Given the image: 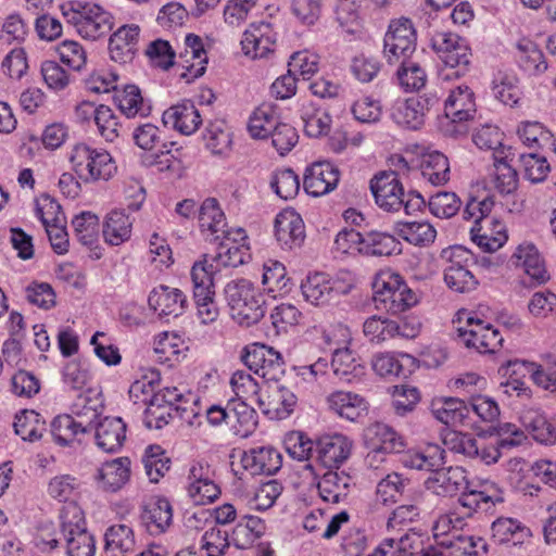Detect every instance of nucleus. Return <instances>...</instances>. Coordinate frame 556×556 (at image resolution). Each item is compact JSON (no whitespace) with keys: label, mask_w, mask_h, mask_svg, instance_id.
Instances as JSON below:
<instances>
[{"label":"nucleus","mask_w":556,"mask_h":556,"mask_svg":"<svg viewBox=\"0 0 556 556\" xmlns=\"http://www.w3.org/2000/svg\"><path fill=\"white\" fill-rule=\"evenodd\" d=\"M400 460L406 468L433 471L426 484L437 495L453 496L468 484L463 468H442L445 464V451L438 445H429L424 452L408 451Z\"/></svg>","instance_id":"1"},{"label":"nucleus","mask_w":556,"mask_h":556,"mask_svg":"<svg viewBox=\"0 0 556 556\" xmlns=\"http://www.w3.org/2000/svg\"><path fill=\"white\" fill-rule=\"evenodd\" d=\"M370 190L376 204L386 212H399L407 215L419 212L426 204L417 191L405 192L395 172H381L370 180Z\"/></svg>","instance_id":"2"},{"label":"nucleus","mask_w":556,"mask_h":556,"mask_svg":"<svg viewBox=\"0 0 556 556\" xmlns=\"http://www.w3.org/2000/svg\"><path fill=\"white\" fill-rule=\"evenodd\" d=\"M224 294L232 319L240 326L250 327L264 317V300L252 281L231 280L226 283Z\"/></svg>","instance_id":"3"},{"label":"nucleus","mask_w":556,"mask_h":556,"mask_svg":"<svg viewBox=\"0 0 556 556\" xmlns=\"http://www.w3.org/2000/svg\"><path fill=\"white\" fill-rule=\"evenodd\" d=\"M68 160L73 172L86 184L106 181L116 172L115 162L106 150L86 143L75 144Z\"/></svg>","instance_id":"4"},{"label":"nucleus","mask_w":556,"mask_h":556,"mask_svg":"<svg viewBox=\"0 0 556 556\" xmlns=\"http://www.w3.org/2000/svg\"><path fill=\"white\" fill-rule=\"evenodd\" d=\"M372 290L376 307L392 314L404 312L417 302L415 293L402 277L391 270L376 275Z\"/></svg>","instance_id":"5"},{"label":"nucleus","mask_w":556,"mask_h":556,"mask_svg":"<svg viewBox=\"0 0 556 556\" xmlns=\"http://www.w3.org/2000/svg\"><path fill=\"white\" fill-rule=\"evenodd\" d=\"M190 277L198 317L202 324L214 323L219 316V309L215 302L213 265L208 264L206 254L192 265Z\"/></svg>","instance_id":"6"},{"label":"nucleus","mask_w":556,"mask_h":556,"mask_svg":"<svg viewBox=\"0 0 556 556\" xmlns=\"http://www.w3.org/2000/svg\"><path fill=\"white\" fill-rule=\"evenodd\" d=\"M60 518L67 556H94V540L86 530L81 509L70 503L63 507Z\"/></svg>","instance_id":"7"},{"label":"nucleus","mask_w":556,"mask_h":556,"mask_svg":"<svg viewBox=\"0 0 556 556\" xmlns=\"http://www.w3.org/2000/svg\"><path fill=\"white\" fill-rule=\"evenodd\" d=\"M79 402L72 406V415L56 416L51 422V433L61 446H68L78 440L79 434L90 432L92 421L99 418L96 408L86 405L87 399L79 396Z\"/></svg>","instance_id":"8"},{"label":"nucleus","mask_w":556,"mask_h":556,"mask_svg":"<svg viewBox=\"0 0 556 556\" xmlns=\"http://www.w3.org/2000/svg\"><path fill=\"white\" fill-rule=\"evenodd\" d=\"M416 50V31L410 20L391 21L383 39V55L389 64L409 59Z\"/></svg>","instance_id":"9"},{"label":"nucleus","mask_w":556,"mask_h":556,"mask_svg":"<svg viewBox=\"0 0 556 556\" xmlns=\"http://www.w3.org/2000/svg\"><path fill=\"white\" fill-rule=\"evenodd\" d=\"M241 359L250 370L267 382H278L285 374V363L280 353L263 343L245 346Z\"/></svg>","instance_id":"10"},{"label":"nucleus","mask_w":556,"mask_h":556,"mask_svg":"<svg viewBox=\"0 0 556 556\" xmlns=\"http://www.w3.org/2000/svg\"><path fill=\"white\" fill-rule=\"evenodd\" d=\"M444 112L450 119L445 131L450 136L457 137L467 132L464 122L473 117L476 113L475 96L468 86H458L453 89L445 100Z\"/></svg>","instance_id":"11"},{"label":"nucleus","mask_w":556,"mask_h":556,"mask_svg":"<svg viewBox=\"0 0 556 556\" xmlns=\"http://www.w3.org/2000/svg\"><path fill=\"white\" fill-rule=\"evenodd\" d=\"M431 47L450 67L458 68L456 74L468 71L471 52L465 39L450 31H435L431 37Z\"/></svg>","instance_id":"12"},{"label":"nucleus","mask_w":556,"mask_h":556,"mask_svg":"<svg viewBox=\"0 0 556 556\" xmlns=\"http://www.w3.org/2000/svg\"><path fill=\"white\" fill-rule=\"evenodd\" d=\"M457 336L467 348L479 353H494L503 343L500 331L479 318L468 317L466 327L457 328Z\"/></svg>","instance_id":"13"},{"label":"nucleus","mask_w":556,"mask_h":556,"mask_svg":"<svg viewBox=\"0 0 556 556\" xmlns=\"http://www.w3.org/2000/svg\"><path fill=\"white\" fill-rule=\"evenodd\" d=\"M438 102L434 96L424 94L397 100L391 109V118L399 126L417 130L425 123V116Z\"/></svg>","instance_id":"14"},{"label":"nucleus","mask_w":556,"mask_h":556,"mask_svg":"<svg viewBox=\"0 0 556 556\" xmlns=\"http://www.w3.org/2000/svg\"><path fill=\"white\" fill-rule=\"evenodd\" d=\"M460 492L457 511L464 520L472 517L475 513L488 511L496 504L504 502L502 490L494 483H486L481 490L469 489L466 485Z\"/></svg>","instance_id":"15"},{"label":"nucleus","mask_w":556,"mask_h":556,"mask_svg":"<svg viewBox=\"0 0 556 556\" xmlns=\"http://www.w3.org/2000/svg\"><path fill=\"white\" fill-rule=\"evenodd\" d=\"M353 442L341 433L324 435L315 443L316 459L326 468H339L348 460Z\"/></svg>","instance_id":"16"},{"label":"nucleus","mask_w":556,"mask_h":556,"mask_svg":"<svg viewBox=\"0 0 556 556\" xmlns=\"http://www.w3.org/2000/svg\"><path fill=\"white\" fill-rule=\"evenodd\" d=\"M275 237L283 249H295L305 239V226L302 217L291 208L281 211L275 218Z\"/></svg>","instance_id":"17"},{"label":"nucleus","mask_w":556,"mask_h":556,"mask_svg":"<svg viewBox=\"0 0 556 556\" xmlns=\"http://www.w3.org/2000/svg\"><path fill=\"white\" fill-rule=\"evenodd\" d=\"M434 545H425L422 534L409 530L403 535L384 539L377 547L379 556H426Z\"/></svg>","instance_id":"18"},{"label":"nucleus","mask_w":556,"mask_h":556,"mask_svg":"<svg viewBox=\"0 0 556 556\" xmlns=\"http://www.w3.org/2000/svg\"><path fill=\"white\" fill-rule=\"evenodd\" d=\"M301 290L305 300L316 306L325 305L337 295L346 293L338 280L330 279L324 273L308 275L302 282Z\"/></svg>","instance_id":"19"},{"label":"nucleus","mask_w":556,"mask_h":556,"mask_svg":"<svg viewBox=\"0 0 556 556\" xmlns=\"http://www.w3.org/2000/svg\"><path fill=\"white\" fill-rule=\"evenodd\" d=\"M276 37L270 24L260 22L253 23L243 33L241 40L242 51L252 59L266 58L274 51Z\"/></svg>","instance_id":"20"},{"label":"nucleus","mask_w":556,"mask_h":556,"mask_svg":"<svg viewBox=\"0 0 556 556\" xmlns=\"http://www.w3.org/2000/svg\"><path fill=\"white\" fill-rule=\"evenodd\" d=\"M298 397L289 388L273 382L267 387L266 399L257 397V404L270 418L283 419L294 409Z\"/></svg>","instance_id":"21"},{"label":"nucleus","mask_w":556,"mask_h":556,"mask_svg":"<svg viewBox=\"0 0 556 556\" xmlns=\"http://www.w3.org/2000/svg\"><path fill=\"white\" fill-rule=\"evenodd\" d=\"M339 182V169L329 162H317L306 169L304 189L313 197L332 191Z\"/></svg>","instance_id":"22"},{"label":"nucleus","mask_w":556,"mask_h":556,"mask_svg":"<svg viewBox=\"0 0 556 556\" xmlns=\"http://www.w3.org/2000/svg\"><path fill=\"white\" fill-rule=\"evenodd\" d=\"M331 367L334 376L345 383H358L366 376L363 361L349 348L334 349Z\"/></svg>","instance_id":"23"},{"label":"nucleus","mask_w":556,"mask_h":556,"mask_svg":"<svg viewBox=\"0 0 556 556\" xmlns=\"http://www.w3.org/2000/svg\"><path fill=\"white\" fill-rule=\"evenodd\" d=\"M96 443L108 453L117 452L126 439V425L119 417H104L92 421Z\"/></svg>","instance_id":"24"},{"label":"nucleus","mask_w":556,"mask_h":556,"mask_svg":"<svg viewBox=\"0 0 556 556\" xmlns=\"http://www.w3.org/2000/svg\"><path fill=\"white\" fill-rule=\"evenodd\" d=\"M140 28L137 25H123L110 38L109 51L114 62L126 64L132 61L137 51Z\"/></svg>","instance_id":"25"},{"label":"nucleus","mask_w":556,"mask_h":556,"mask_svg":"<svg viewBox=\"0 0 556 556\" xmlns=\"http://www.w3.org/2000/svg\"><path fill=\"white\" fill-rule=\"evenodd\" d=\"M511 374H529L539 388L549 392L556 399V364L542 365L534 362L515 359L508 363Z\"/></svg>","instance_id":"26"},{"label":"nucleus","mask_w":556,"mask_h":556,"mask_svg":"<svg viewBox=\"0 0 556 556\" xmlns=\"http://www.w3.org/2000/svg\"><path fill=\"white\" fill-rule=\"evenodd\" d=\"M140 518L150 534H162L172 525V505L169 501L164 497L152 498L143 506Z\"/></svg>","instance_id":"27"},{"label":"nucleus","mask_w":556,"mask_h":556,"mask_svg":"<svg viewBox=\"0 0 556 556\" xmlns=\"http://www.w3.org/2000/svg\"><path fill=\"white\" fill-rule=\"evenodd\" d=\"M243 468L251 475H274L282 464L281 454L270 446L251 448L242 456Z\"/></svg>","instance_id":"28"},{"label":"nucleus","mask_w":556,"mask_h":556,"mask_svg":"<svg viewBox=\"0 0 556 556\" xmlns=\"http://www.w3.org/2000/svg\"><path fill=\"white\" fill-rule=\"evenodd\" d=\"M165 126L182 135L193 134L202 123L200 113L191 101H184L167 109L162 116Z\"/></svg>","instance_id":"29"},{"label":"nucleus","mask_w":556,"mask_h":556,"mask_svg":"<svg viewBox=\"0 0 556 556\" xmlns=\"http://www.w3.org/2000/svg\"><path fill=\"white\" fill-rule=\"evenodd\" d=\"M149 305L160 316H180L187 306L186 294L176 288L160 286L149 295Z\"/></svg>","instance_id":"30"},{"label":"nucleus","mask_w":556,"mask_h":556,"mask_svg":"<svg viewBox=\"0 0 556 556\" xmlns=\"http://www.w3.org/2000/svg\"><path fill=\"white\" fill-rule=\"evenodd\" d=\"M189 480L188 494L197 505L212 503L220 494L218 485L208 476V468L200 464L190 469Z\"/></svg>","instance_id":"31"},{"label":"nucleus","mask_w":556,"mask_h":556,"mask_svg":"<svg viewBox=\"0 0 556 556\" xmlns=\"http://www.w3.org/2000/svg\"><path fill=\"white\" fill-rule=\"evenodd\" d=\"M514 257L517 260L516 264L522 266L527 277L531 280V286H540L549 280L544 261L533 244H520L514 253Z\"/></svg>","instance_id":"32"},{"label":"nucleus","mask_w":556,"mask_h":556,"mask_svg":"<svg viewBox=\"0 0 556 556\" xmlns=\"http://www.w3.org/2000/svg\"><path fill=\"white\" fill-rule=\"evenodd\" d=\"M198 219L201 232L206 238L211 237L212 241H219L220 232H225L227 222L216 199L207 198L202 202Z\"/></svg>","instance_id":"33"},{"label":"nucleus","mask_w":556,"mask_h":556,"mask_svg":"<svg viewBox=\"0 0 556 556\" xmlns=\"http://www.w3.org/2000/svg\"><path fill=\"white\" fill-rule=\"evenodd\" d=\"M484 547L481 538L457 534L431 547L426 556H479V548Z\"/></svg>","instance_id":"34"},{"label":"nucleus","mask_w":556,"mask_h":556,"mask_svg":"<svg viewBox=\"0 0 556 556\" xmlns=\"http://www.w3.org/2000/svg\"><path fill=\"white\" fill-rule=\"evenodd\" d=\"M132 140L135 144L148 152H155L154 155H167L172 153L175 142L163 141V131L152 123H142L132 130Z\"/></svg>","instance_id":"35"},{"label":"nucleus","mask_w":556,"mask_h":556,"mask_svg":"<svg viewBox=\"0 0 556 556\" xmlns=\"http://www.w3.org/2000/svg\"><path fill=\"white\" fill-rule=\"evenodd\" d=\"M83 9L84 21L81 37L96 40L108 35L113 27L112 15L97 4L85 3L78 5Z\"/></svg>","instance_id":"36"},{"label":"nucleus","mask_w":556,"mask_h":556,"mask_svg":"<svg viewBox=\"0 0 556 556\" xmlns=\"http://www.w3.org/2000/svg\"><path fill=\"white\" fill-rule=\"evenodd\" d=\"M471 240L483 252H495L507 241L505 225L498 219L485 220V224L473 226L470 230Z\"/></svg>","instance_id":"37"},{"label":"nucleus","mask_w":556,"mask_h":556,"mask_svg":"<svg viewBox=\"0 0 556 556\" xmlns=\"http://www.w3.org/2000/svg\"><path fill=\"white\" fill-rule=\"evenodd\" d=\"M114 101L127 118L147 117L152 111L150 101L142 97L136 85H126L123 89L116 90Z\"/></svg>","instance_id":"38"},{"label":"nucleus","mask_w":556,"mask_h":556,"mask_svg":"<svg viewBox=\"0 0 556 556\" xmlns=\"http://www.w3.org/2000/svg\"><path fill=\"white\" fill-rule=\"evenodd\" d=\"M327 403L331 410L351 421L357 420L368 410L366 400L352 392L336 391L328 396Z\"/></svg>","instance_id":"39"},{"label":"nucleus","mask_w":556,"mask_h":556,"mask_svg":"<svg viewBox=\"0 0 556 556\" xmlns=\"http://www.w3.org/2000/svg\"><path fill=\"white\" fill-rule=\"evenodd\" d=\"M303 130L308 137L327 135L331 126V116L311 100H303L299 109Z\"/></svg>","instance_id":"40"},{"label":"nucleus","mask_w":556,"mask_h":556,"mask_svg":"<svg viewBox=\"0 0 556 556\" xmlns=\"http://www.w3.org/2000/svg\"><path fill=\"white\" fill-rule=\"evenodd\" d=\"M352 478L344 471L328 470L317 484L320 497L332 504L344 501L350 492Z\"/></svg>","instance_id":"41"},{"label":"nucleus","mask_w":556,"mask_h":556,"mask_svg":"<svg viewBox=\"0 0 556 556\" xmlns=\"http://www.w3.org/2000/svg\"><path fill=\"white\" fill-rule=\"evenodd\" d=\"M493 538L501 544L522 545L529 542L530 528L514 518H498L492 523Z\"/></svg>","instance_id":"42"},{"label":"nucleus","mask_w":556,"mask_h":556,"mask_svg":"<svg viewBox=\"0 0 556 556\" xmlns=\"http://www.w3.org/2000/svg\"><path fill=\"white\" fill-rule=\"evenodd\" d=\"M366 438L376 452L400 453L404 447L403 438L393 428L382 422L368 427Z\"/></svg>","instance_id":"43"},{"label":"nucleus","mask_w":556,"mask_h":556,"mask_svg":"<svg viewBox=\"0 0 556 556\" xmlns=\"http://www.w3.org/2000/svg\"><path fill=\"white\" fill-rule=\"evenodd\" d=\"M433 416L444 425H465L469 418L470 408L464 400L446 397L432 403Z\"/></svg>","instance_id":"44"},{"label":"nucleus","mask_w":556,"mask_h":556,"mask_svg":"<svg viewBox=\"0 0 556 556\" xmlns=\"http://www.w3.org/2000/svg\"><path fill=\"white\" fill-rule=\"evenodd\" d=\"M264 532L265 523L260 517L244 515L233 528L230 542L238 549H245L251 547Z\"/></svg>","instance_id":"45"},{"label":"nucleus","mask_w":556,"mask_h":556,"mask_svg":"<svg viewBox=\"0 0 556 556\" xmlns=\"http://www.w3.org/2000/svg\"><path fill=\"white\" fill-rule=\"evenodd\" d=\"M406 326H401L397 321L381 316H371L367 318L363 326L364 334L372 342H383L396 336L409 337L405 331Z\"/></svg>","instance_id":"46"},{"label":"nucleus","mask_w":556,"mask_h":556,"mask_svg":"<svg viewBox=\"0 0 556 556\" xmlns=\"http://www.w3.org/2000/svg\"><path fill=\"white\" fill-rule=\"evenodd\" d=\"M130 460L127 457H119L104 463L98 470V479L102 482L104 489L117 491L129 479Z\"/></svg>","instance_id":"47"},{"label":"nucleus","mask_w":556,"mask_h":556,"mask_svg":"<svg viewBox=\"0 0 556 556\" xmlns=\"http://www.w3.org/2000/svg\"><path fill=\"white\" fill-rule=\"evenodd\" d=\"M105 551L109 556H126L134 552L136 541L132 529L127 525L111 526L105 532Z\"/></svg>","instance_id":"48"},{"label":"nucleus","mask_w":556,"mask_h":556,"mask_svg":"<svg viewBox=\"0 0 556 556\" xmlns=\"http://www.w3.org/2000/svg\"><path fill=\"white\" fill-rule=\"evenodd\" d=\"M395 232L403 240L417 247H428L437 237L435 228L428 222H397Z\"/></svg>","instance_id":"49"},{"label":"nucleus","mask_w":556,"mask_h":556,"mask_svg":"<svg viewBox=\"0 0 556 556\" xmlns=\"http://www.w3.org/2000/svg\"><path fill=\"white\" fill-rule=\"evenodd\" d=\"M229 416L231 429L241 438L249 437L257 427V414L255 409L244 401L230 403Z\"/></svg>","instance_id":"50"},{"label":"nucleus","mask_w":556,"mask_h":556,"mask_svg":"<svg viewBox=\"0 0 556 556\" xmlns=\"http://www.w3.org/2000/svg\"><path fill=\"white\" fill-rule=\"evenodd\" d=\"M262 283L274 298L290 291V278L285 265L275 260H268L263 265Z\"/></svg>","instance_id":"51"},{"label":"nucleus","mask_w":556,"mask_h":556,"mask_svg":"<svg viewBox=\"0 0 556 556\" xmlns=\"http://www.w3.org/2000/svg\"><path fill=\"white\" fill-rule=\"evenodd\" d=\"M420 172L422 177L433 186L444 185L450 179L448 160L439 151L428 153L422 157Z\"/></svg>","instance_id":"52"},{"label":"nucleus","mask_w":556,"mask_h":556,"mask_svg":"<svg viewBox=\"0 0 556 556\" xmlns=\"http://www.w3.org/2000/svg\"><path fill=\"white\" fill-rule=\"evenodd\" d=\"M132 222L122 211H112L103 225V237L111 245H119L131 236Z\"/></svg>","instance_id":"53"},{"label":"nucleus","mask_w":556,"mask_h":556,"mask_svg":"<svg viewBox=\"0 0 556 556\" xmlns=\"http://www.w3.org/2000/svg\"><path fill=\"white\" fill-rule=\"evenodd\" d=\"M400 242L390 233L368 231L364 236L361 253L374 256H389L401 252Z\"/></svg>","instance_id":"54"},{"label":"nucleus","mask_w":556,"mask_h":556,"mask_svg":"<svg viewBox=\"0 0 556 556\" xmlns=\"http://www.w3.org/2000/svg\"><path fill=\"white\" fill-rule=\"evenodd\" d=\"M250 258L249 245H231L227 241H220L218 251L212 258L214 274L222 268L238 267Z\"/></svg>","instance_id":"55"},{"label":"nucleus","mask_w":556,"mask_h":556,"mask_svg":"<svg viewBox=\"0 0 556 556\" xmlns=\"http://www.w3.org/2000/svg\"><path fill=\"white\" fill-rule=\"evenodd\" d=\"M279 123L275 109L269 104H263L254 110L248 128L253 138L265 139L270 136Z\"/></svg>","instance_id":"56"},{"label":"nucleus","mask_w":556,"mask_h":556,"mask_svg":"<svg viewBox=\"0 0 556 556\" xmlns=\"http://www.w3.org/2000/svg\"><path fill=\"white\" fill-rule=\"evenodd\" d=\"M14 430L24 441L35 442L46 431V421L35 410H23L15 416Z\"/></svg>","instance_id":"57"},{"label":"nucleus","mask_w":556,"mask_h":556,"mask_svg":"<svg viewBox=\"0 0 556 556\" xmlns=\"http://www.w3.org/2000/svg\"><path fill=\"white\" fill-rule=\"evenodd\" d=\"M517 59L522 70L531 75L547 70L543 52L531 40L522 39L517 43Z\"/></svg>","instance_id":"58"},{"label":"nucleus","mask_w":556,"mask_h":556,"mask_svg":"<svg viewBox=\"0 0 556 556\" xmlns=\"http://www.w3.org/2000/svg\"><path fill=\"white\" fill-rule=\"evenodd\" d=\"M206 148L215 155H224L231 149V134L223 121L207 125L203 134Z\"/></svg>","instance_id":"59"},{"label":"nucleus","mask_w":556,"mask_h":556,"mask_svg":"<svg viewBox=\"0 0 556 556\" xmlns=\"http://www.w3.org/2000/svg\"><path fill=\"white\" fill-rule=\"evenodd\" d=\"M146 475L151 482H159L168 471L170 460L159 445H150L142 456Z\"/></svg>","instance_id":"60"},{"label":"nucleus","mask_w":556,"mask_h":556,"mask_svg":"<svg viewBox=\"0 0 556 556\" xmlns=\"http://www.w3.org/2000/svg\"><path fill=\"white\" fill-rule=\"evenodd\" d=\"M161 380L160 371L149 369L139 379L135 380L128 391L129 399L134 404L147 406L153 391L156 389Z\"/></svg>","instance_id":"61"},{"label":"nucleus","mask_w":556,"mask_h":556,"mask_svg":"<svg viewBox=\"0 0 556 556\" xmlns=\"http://www.w3.org/2000/svg\"><path fill=\"white\" fill-rule=\"evenodd\" d=\"M397 64V79L406 91H417L425 87L427 74L418 63L406 59L399 61Z\"/></svg>","instance_id":"62"},{"label":"nucleus","mask_w":556,"mask_h":556,"mask_svg":"<svg viewBox=\"0 0 556 556\" xmlns=\"http://www.w3.org/2000/svg\"><path fill=\"white\" fill-rule=\"evenodd\" d=\"M409 480L397 472H391L381 479L376 489L377 500L383 504L395 503L405 491Z\"/></svg>","instance_id":"63"},{"label":"nucleus","mask_w":556,"mask_h":556,"mask_svg":"<svg viewBox=\"0 0 556 556\" xmlns=\"http://www.w3.org/2000/svg\"><path fill=\"white\" fill-rule=\"evenodd\" d=\"M270 187L279 198L289 200L298 194L300 180L292 169H278L271 175Z\"/></svg>","instance_id":"64"}]
</instances>
